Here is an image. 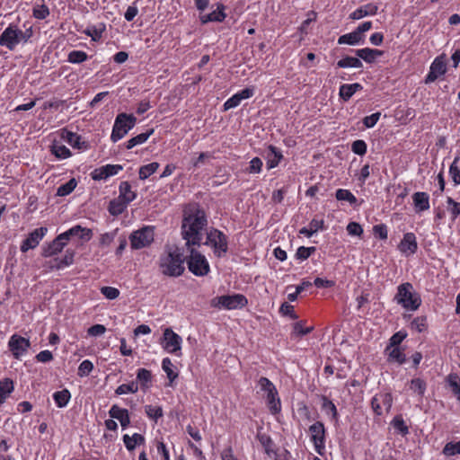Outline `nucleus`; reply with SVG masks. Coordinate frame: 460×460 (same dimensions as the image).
I'll return each mask as SVG.
<instances>
[{"label": "nucleus", "mask_w": 460, "mask_h": 460, "mask_svg": "<svg viewBox=\"0 0 460 460\" xmlns=\"http://www.w3.org/2000/svg\"><path fill=\"white\" fill-rule=\"evenodd\" d=\"M224 10L225 5L222 4H217V10L210 13L212 22H223L226 17V14L225 13Z\"/></svg>", "instance_id": "6e6d98bb"}, {"label": "nucleus", "mask_w": 460, "mask_h": 460, "mask_svg": "<svg viewBox=\"0 0 460 460\" xmlns=\"http://www.w3.org/2000/svg\"><path fill=\"white\" fill-rule=\"evenodd\" d=\"M123 442L127 449L132 451L135 449L137 445H142L145 443V438L138 433H135L132 436L126 434L123 436Z\"/></svg>", "instance_id": "c756f323"}, {"label": "nucleus", "mask_w": 460, "mask_h": 460, "mask_svg": "<svg viewBox=\"0 0 460 460\" xmlns=\"http://www.w3.org/2000/svg\"><path fill=\"white\" fill-rule=\"evenodd\" d=\"M247 298L242 294L220 296L211 300V306L218 309L234 310L244 307Z\"/></svg>", "instance_id": "1a4fd4ad"}, {"label": "nucleus", "mask_w": 460, "mask_h": 460, "mask_svg": "<svg viewBox=\"0 0 460 460\" xmlns=\"http://www.w3.org/2000/svg\"><path fill=\"white\" fill-rule=\"evenodd\" d=\"M393 397L390 394H379L371 400V407L377 415L383 414V410L389 411L392 407Z\"/></svg>", "instance_id": "2eb2a0df"}, {"label": "nucleus", "mask_w": 460, "mask_h": 460, "mask_svg": "<svg viewBox=\"0 0 460 460\" xmlns=\"http://www.w3.org/2000/svg\"><path fill=\"white\" fill-rule=\"evenodd\" d=\"M145 411L150 419L155 421L163 416V409L161 406L146 405Z\"/></svg>", "instance_id": "603ef678"}, {"label": "nucleus", "mask_w": 460, "mask_h": 460, "mask_svg": "<svg viewBox=\"0 0 460 460\" xmlns=\"http://www.w3.org/2000/svg\"><path fill=\"white\" fill-rule=\"evenodd\" d=\"M447 381L453 394L460 402V378L456 375L451 374L448 376Z\"/></svg>", "instance_id": "09e8293b"}, {"label": "nucleus", "mask_w": 460, "mask_h": 460, "mask_svg": "<svg viewBox=\"0 0 460 460\" xmlns=\"http://www.w3.org/2000/svg\"><path fill=\"white\" fill-rule=\"evenodd\" d=\"M385 351L388 353V361L402 364L405 362V355L399 347H387Z\"/></svg>", "instance_id": "2f4dec72"}, {"label": "nucleus", "mask_w": 460, "mask_h": 460, "mask_svg": "<svg viewBox=\"0 0 460 460\" xmlns=\"http://www.w3.org/2000/svg\"><path fill=\"white\" fill-rule=\"evenodd\" d=\"M283 158L281 151L274 146H269L266 153L268 169L277 167Z\"/></svg>", "instance_id": "5701e85b"}, {"label": "nucleus", "mask_w": 460, "mask_h": 460, "mask_svg": "<svg viewBox=\"0 0 460 460\" xmlns=\"http://www.w3.org/2000/svg\"><path fill=\"white\" fill-rule=\"evenodd\" d=\"M447 71L446 63L443 57H438L432 62L429 72L426 76L425 83H432L436 81L439 76L443 75Z\"/></svg>", "instance_id": "f3484780"}, {"label": "nucleus", "mask_w": 460, "mask_h": 460, "mask_svg": "<svg viewBox=\"0 0 460 460\" xmlns=\"http://www.w3.org/2000/svg\"><path fill=\"white\" fill-rule=\"evenodd\" d=\"M412 201L417 213L429 209V196L427 192H415L412 195Z\"/></svg>", "instance_id": "4be33fe9"}, {"label": "nucleus", "mask_w": 460, "mask_h": 460, "mask_svg": "<svg viewBox=\"0 0 460 460\" xmlns=\"http://www.w3.org/2000/svg\"><path fill=\"white\" fill-rule=\"evenodd\" d=\"M71 398L70 392L67 389H63L54 393L53 399L58 407L63 408L66 406Z\"/></svg>", "instance_id": "473e14b6"}, {"label": "nucleus", "mask_w": 460, "mask_h": 460, "mask_svg": "<svg viewBox=\"0 0 460 460\" xmlns=\"http://www.w3.org/2000/svg\"><path fill=\"white\" fill-rule=\"evenodd\" d=\"M380 112H376V113H373L369 116H366L364 119H363V124L366 128H373L378 121L379 118H380Z\"/></svg>", "instance_id": "774afa93"}, {"label": "nucleus", "mask_w": 460, "mask_h": 460, "mask_svg": "<svg viewBox=\"0 0 460 460\" xmlns=\"http://www.w3.org/2000/svg\"><path fill=\"white\" fill-rule=\"evenodd\" d=\"M62 138L67 142L73 147H76L78 149L86 148L85 142L81 141V137L76 133H73L71 131L64 130L62 132Z\"/></svg>", "instance_id": "bb28decb"}, {"label": "nucleus", "mask_w": 460, "mask_h": 460, "mask_svg": "<svg viewBox=\"0 0 460 460\" xmlns=\"http://www.w3.org/2000/svg\"><path fill=\"white\" fill-rule=\"evenodd\" d=\"M119 199L124 200L126 204H129L137 197L136 191L132 190L131 185L128 181H121L119 187Z\"/></svg>", "instance_id": "393cba45"}, {"label": "nucleus", "mask_w": 460, "mask_h": 460, "mask_svg": "<svg viewBox=\"0 0 460 460\" xmlns=\"http://www.w3.org/2000/svg\"><path fill=\"white\" fill-rule=\"evenodd\" d=\"M136 122L137 118L133 114H127L124 112L118 114L112 128L111 136V141L116 143L124 137L128 132L134 128Z\"/></svg>", "instance_id": "423d86ee"}, {"label": "nucleus", "mask_w": 460, "mask_h": 460, "mask_svg": "<svg viewBox=\"0 0 460 460\" xmlns=\"http://www.w3.org/2000/svg\"><path fill=\"white\" fill-rule=\"evenodd\" d=\"M280 313L283 315H288L291 319H297L296 314L294 312V306L290 304L285 302L280 305L279 308Z\"/></svg>", "instance_id": "0e129e2a"}, {"label": "nucleus", "mask_w": 460, "mask_h": 460, "mask_svg": "<svg viewBox=\"0 0 460 460\" xmlns=\"http://www.w3.org/2000/svg\"><path fill=\"white\" fill-rule=\"evenodd\" d=\"M204 244L211 247L215 255L219 258L225 255L228 250L226 235L216 228H211L207 232Z\"/></svg>", "instance_id": "6e6552de"}, {"label": "nucleus", "mask_w": 460, "mask_h": 460, "mask_svg": "<svg viewBox=\"0 0 460 460\" xmlns=\"http://www.w3.org/2000/svg\"><path fill=\"white\" fill-rule=\"evenodd\" d=\"M410 389L422 397L426 392L427 389V384L426 382L421 378H413L411 381L410 384Z\"/></svg>", "instance_id": "4c0bfd02"}, {"label": "nucleus", "mask_w": 460, "mask_h": 460, "mask_svg": "<svg viewBox=\"0 0 460 460\" xmlns=\"http://www.w3.org/2000/svg\"><path fill=\"white\" fill-rule=\"evenodd\" d=\"M153 133H154V129L152 128L145 133H141L134 137H131L127 142L126 147L128 149H131L137 145H141V144L145 143Z\"/></svg>", "instance_id": "f704fd0d"}, {"label": "nucleus", "mask_w": 460, "mask_h": 460, "mask_svg": "<svg viewBox=\"0 0 460 460\" xmlns=\"http://www.w3.org/2000/svg\"><path fill=\"white\" fill-rule=\"evenodd\" d=\"M159 168V164L156 162L150 163L139 168V179L146 180Z\"/></svg>", "instance_id": "ea45409f"}, {"label": "nucleus", "mask_w": 460, "mask_h": 460, "mask_svg": "<svg viewBox=\"0 0 460 460\" xmlns=\"http://www.w3.org/2000/svg\"><path fill=\"white\" fill-rule=\"evenodd\" d=\"M32 14L34 18L43 20L49 15V9L45 4H36Z\"/></svg>", "instance_id": "c03bdc74"}, {"label": "nucleus", "mask_w": 460, "mask_h": 460, "mask_svg": "<svg viewBox=\"0 0 460 460\" xmlns=\"http://www.w3.org/2000/svg\"><path fill=\"white\" fill-rule=\"evenodd\" d=\"M93 369V364L88 360H84L78 367V376H87Z\"/></svg>", "instance_id": "4d7b16f0"}, {"label": "nucleus", "mask_w": 460, "mask_h": 460, "mask_svg": "<svg viewBox=\"0 0 460 460\" xmlns=\"http://www.w3.org/2000/svg\"><path fill=\"white\" fill-rule=\"evenodd\" d=\"M393 425L401 434L406 435L409 432V429L406 426L403 419L400 416H396L393 420Z\"/></svg>", "instance_id": "052dcab7"}, {"label": "nucleus", "mask_w": 460, "mask_h": 460, "mask_svg": "<svg viewBox=\"0 0 460 460\" xmlns=\"http://www.w3.org/2000/svg\"><path fill=\"white\" fill-rule=\"evenodd\" d=\"M348 234L354 236H360L363 234L362 226L357 222H350L347 226Z\"/></svg>", "instance_id": "69168bd1"}, {"label": "nucleus", "mask_w": 460, "mask_h": 460, "mask_svg": "<svg viewBox=\"0 0 460 460\" xmlns=\"http://www.w3.org/2000/svg\"><path fill=\"white\" fill-rule=\"evenodd\" d=\"M13 390V383L12 380L8 378L0 380V403L4 402Z\"/></svg>", "instance_id": "e433bc0d"}, {"label": "nucleus", "mask_w": 460, "mask_h": 460, "mask_svg": "<svg viewBox=\"0 0 460 460\" xmlns=\"http://www.w3.org/2000/svg\"><path fill=\"white\" fill-rule=\"evenodd\" d=\"M351 149L355 154L364 155L367 153V144L364 140H356L352 143Z\"/></svg>", "instance_id": "680f3d73"}, {"label": "nucleus", "mask_w": 460, "mask_h": 460, "mask_svg": "<svg viewBox=\"0 0 460 460\" xmlns=\"http://www.w3.org/2000/svg\"><path fill=\"white\" fill-rule=\"evenodd\" d=\"M253 95V89L245 88L234 94L224 103V111L237 107L243 100L248 99Z\"/></svg>", "instance_id": "aec40b11"}, {"label": "nucleus", "mask_w": 460, "mask_h": 460, "mask_svg": "<svg viewBox=\"0 0 460 460\" xmlns=\"http://www.w3.org/2000/svg\"><path fill=\"white\" fill-rule=\"evenodd\" d=\"M66 243L67 241L66 240L65 236L62 234H58L50 243L43 247L42 256L51 257L59 253L66 245Z\"/></svg>", "instance_id": "a211bd4d"}, {"label": "nucleus", "mask_w": 460, "mask_h": 460, "mask_svg": "<svg viewBox=\"0 0 460 460\" xmlns=\"http://www.w3.org/2000/svg\"><path fill=\"white\" fill-rule=\"evenodd\" d=\"M62 234L65 236L67 242L72 237H78L81 240L89 241L92 238L93 233L91 229L76 225L69 228L67 231L62 233Z\"/></svg>", "instance_id": "6ab92c4d"}, {"label": "nucleus", "mask_w": 460, "mask_h": 460, "mask_svg": "<svg viewBox=\"0 0 460 460\" xmlns=\"http://www.w3.org/2000/svg\"><path fill=\"white\" fill-rule=\"evenodd\" d=\"M322 409L327 414L331 413L332 419L336 420L338 418V411L335 404L324 395L322 396Z\"/></svg>", "instance_id": "37998d69"}, {"label": "nucleus", "mask_w": 460, "mask_h": 460, "mask_svg": "<svg viewBox=\"0 0 460 460\" xmlns=\"http://www.w3.org/2000/svg\"><path fill=\"white\" fill-rule=\"evenodd\" d=\"M75 252L73 250H66L65 256L59 261L57 268L62 269L66 266H69L74 261Z\"/></svg>", "instance_id": "13d9d810"}, {"label": "nucleus", "mask_w": 460, "mask_h": 460, "mask_svg": "<svg viewBox=\"0 0 460 460\" xmlns=\"http://www.w3.org/2000/svg\"><path fill=\"white\" fill-rule=\"evenodd\" d=\"M364 36H359L357 31H353L352 32L343 34L338 39L339 44H348V45H357L359 42L363 41Z\"/></svg>", "instance_id": "7c9ffc66"}, {"label": "nucleus", "mask_w": 460, "mask_h": 460, "mask_svg": "<svg viewBox=\"0 0 460 460\" xmlns=\"http://www.w3.org/2000/svg\"><path fill=\"white\" fill-rule=\"evenodd\" d=\"M51 153L58 159H66L71 155L70 150L64 145L53 144Z\"/></svg>", "instance_id": "a19ab883"}, {"label": "nucleus", "mask_w": 460, "mask_h": 460, "mask_svg": "<svg viewBox=\"0 0 460 460\" xmlns=\"http://www.w3.org/2000/svg\"><path fill=\"white\" fill-rule=\"evenodd\" d=\"M459 160L460 157L457 155L456 157H455L452 164L449 167V173L456 185L460 184V170L457 166V163Z\"/></svg>", "instance_id": "3c124183"}, {"label": "nucleus", "mask_w": 460, "mask_h": 460, "mask_svg": "<svg viewBox=\"0 0 460 460\" xmlns=\"http://www.w3.org/2000/svg\"><path fill=\"white\" fill-rule=\"evenodd\" d=\"M181 337L172 329L166 328L163 335V348L171 354L181 355Z\"/></svg>", "instance_id": "f8f14e48"}, {"label": "nucleus", "mask_w": 460, "mask_h": 460, "mask_svg": "<svg viewBox=\"0 0 460 460\" xmlns=\"http://www.w3.org/2000/svg\"><path fill=\"white\" fill-rule=\"evenodd\" d=\"M87 59L88 55L82 50H73L67 56V61L72 64H81Z\"/></svg>", "instance_id": "79ce46f5"}, {"label": "nucleus", "mask_w": 460, "mask_h": 460, "mask_svg": "<svg viewBox=\"0 0 460 460\" xmlns=\"http://www.w3.org/2000/svg\"><path fill=\"white\" fill-rule=\"evenodd\" d=\"M48 232V228L41 226L34 229L29 234L28 237L22 242L21 251L26 252L31 249L36 248Z\"/></svg>", "instance_id": "4468645a"}, {"label": "nucleus", "mask_w": 460, "mask_h": 460, "mask_svg": "<svg viewBox=\"0 0 460 460\" xmlns=\"http://www.w3.org/2000/svg\"><path fill=\"white\" fill-rule=\"evenodd\" d=\"M109 414L111 418L118 420L123 429L127 428L130 423L128 410L122 409L116 404L111 406L109 411Z\"/></svg>", "instance_id": "412c9836"}, {"label": "nucleus", "mask_w": 460, "mask_h": 460, "mask_svg": "<svg viewBox=\"0 0 460 460\" xmlns=\"http://www.w3.org/2000/svg\"><path fill=\"white\" fill-rule=\"evenodd\" d=\"M8 347L13 358L19 359L28 352L31 342L24 337L13 334L9 339Z\"/></svg>", "instance_id": "ddd939ff"}, {"label": "nucleus", "mask_w": 460, "mask_h": 460, "mask_svg": "<svg viewBox=\"0 0 460 460\" xmlns=\"http://www.w3.org/2000/svg\"><path fill=\"white\" fill-rule=\"evenodd\" d=\"M394 300L409 311L417 310L421 304L420 296L413 290L412 285L409 282L398 286Z\"/></svg>", "instance_id": "20e7f679"}, {"label": "nucleus", "mask_w": 460, "mask_h": 460, "mask_svg": "<svg viewBox=\"0 0 460 460\" xmlns=\"http://www.w3.org/2000/svg\"><path fill=\"white\" fill-rule=\"evenodd\" d=\"M356 55L362 58L367 63H372L376 58L383 55V51L369 48L360 49L356 50Z\"/></svg>", "instance_id": "a878e982"}, {"label": "nucleus", "mask_w": 460, "mask_h": 460, "mask_svg": "<svg viewBox=\"0 0 460 460\" xmlns=\"http://www.w3.org/2000/svg\"><path fill=\"white\" fill-rule=\"evenodd\" d=\"M447 203L449 206L448 210L451 213L452 219L455 220L460 215V203L450 197L447 198Z\"/></svg>", "instance_id": "bf43d9fd"}, {"label": "nucleus", "mask_w": 460, "mask_h": 460, "mask_svg": "<svg viewBox=\"0 0 460 460\" xmlns=\"http://www.w3.org/2000/svg\"><path fill=\"white\" fill-rule=\"evenodd\" d=\"M197 246H191L186 249V261L188 268L191 273L196 276H206L209 272V264L206 257L196 249Z\"/></svg>", "instance_id": "39448f33"}, {"label": "nucleus", "mask_w": 460, "mask_h": 460, "mask_svg": "<svg viewBox=\"0 0 460 460\" xmlns=\"http://www.w3.org/2000/svg\"><path fill=\"white\" fill-rule=\"evenodd\" d=\"M308 431L310 433L311 441L314 444V450L319 455L323 456L325 450L326 429L322 421H315L309 426Z\"/></svg>", "instance_id": "9d476101"}, {"label": "nucleus", "mask_w": 460, "mask_h": 460, "mask_svg": "<svg viewBox=\"0 0 460 460\" xmlns=\"http://www.w3.org/2000/svg\"><path fill=\"white\" fill-rule=\"evenodd\" d=\"M377 13V6L375 4H367L356 9L349 14L352 20H359L366 16L375 15Z\"/></svg>", "instance_id": "b1692460"}, {"label": "nucleus", "mask_w": 460, "mask_h": 460, "mask_svg": "<svg viewBox=\"0 0 460 460\" xmlns=\"http://www.w3.org/2000/svg\"><path fill=\"white\" fill-rule=\"evenodd\" d=\"M335 197L338 200L348 201L349 204H355L357 198L348 190L339 189L336 190Z\"/></svg>", "instance_id": "de8ad7c7"}, {"label": "nucleus", "mask_w": 460, "mask_h": 460, "mask_svg": "<svg viewBox=\"0 0 460 460\" xmlns=\"http://www.w3.org/2000/svg\"><path fill=\"white\" fill-rule=\"evenodd\" d=\"M105 24L99 23L98 25L88 26L83 32L91 37L93 41H99L105 31Z\"/></svg>", "instance_id": "c85d7f7f"}, {"label": "nucleus", "mask_w": 460, "mask_h": 460, "mask_svg": "<svg viewBox=\"0 0 460 460\" xmlns=\"http://www.w3.org/2000/svg\"><path fill=\"white\" fill-rule=\"evenodd\" d=\"M77 182L75 178L70 179L65 184L60 185L57 190V196L65 197L69 195L76 187Z\"/></svg>", "instance_id": "58836bf2"}, {"label": "nucleus", "mask_w": 460, "mask_h": 460, "mask_svg": "<svg viewBox=\"0 0 460 460\" xmlns=\"http://www.w3.org/2000/svg\"><path fill=\"white\" fill-rule=\"evenodd\" d=\"M362 89V85L358 83L355 84H345L340 87V97L344 101L349 100L352 95Z\"/></svg>", "instance_id": "cd10ccee"}, {"label": "nucleus", "mask_w": 460, "mask_h": 460, "mask_svg": "<svg viewBox=\"0 0 460 460\" xmlns=\"http://www.w3.org/2000/svg\"><path fill=\"white\" fill-rule=\"evenodd\" d=\"M128 204L124 202V200H111L110 202L109 211L111 215H119L121 214L127 208Z\"/></svg>", "instance_id": "8fccbe9b"}, {"label": "nucleus", "mask_w": 460, "mask_h": 460, "mask_svg": "<svg viewBox=\"0 0 460 460\" xmlns=\"http://www.w3.org/2000/svg\"><path fill=\"white\" fill-rule=\"evenodd\" d=\"M137 380L140 383L142 389L149 387L152 381V373L146 368H139L137 372Z\"/></svg>", "instance_id": "c9c22d12"}, {"label": "nucleus", "mask_w": 460, "mask_h": 460, "mask_svg": "<svg viewBox=\"0 0 460 460\" xmlns=\"http://www.w3.org/2000/svg\"><path fill=\"white\" fill-rule=\"evenodd\" d=\"M262 164V161L259 157H254L251 160L247 171L250 173H259L261 171Z\"/></svg>", "instance_id": "338daca9"}, {"label": "nucleus", "mask_w": 460, "mask_h": 460, "mask_svg": "<svg viewBox=\"0 0 460 460\" xmlns=\"http://www.w3.org/2000/svg\"><path fill=\"white\" fill-rule=\"evenodd\" d=\"M32 28L22 31L13 22L10 23L0 35V46L13 50L19 44L26 43L32 37Z\"/></svg>", "instance_id": "7ed1b4c3"}, {"label": "nucleus", "mask_w": 460, "mask_h": 460, "mask_svg": "<svg viewBox=\"0 0 460 460\" xmlns=\"http://www.w3.org/2000/svg\"><path fill=\"white\" fill-rule=\"evenodd\" d=\"M138 391V385L136 382L132 381L129 384H123L117 387L115 394L121 395L125 394H136Z\"/></svg>", "instance_id": "a18cd8bd"}, {"label": "nucleus", "mask_w": 460, "mask_h": 460, "mask_svg": "<svg viewBox=\"0 0 460 460\" xmlns=\"http://www.w3.org/2000/svg\"><path fill=\"white\" fill-rule=\"evenodd\" d=\"M208 221L204 211L195 209L185 212L181 224V236L185 241V248L190 249L191 246L199 247L203 238L202 230L207 226Z\"/></svg>", "instance_id": "f257e3e1"}, {"label": "nucleus", "mask_w": 460, "mask_h": 460, "mask_svg": "<svg viewBox=\"0 0 460 460\" xmlns=\"http://www.w3.org/2000/svg\"><path fill=\"white\" fill-rule=\"evenodd\" d=\"M398 250L405 256L414 254L418 250V243L416 236L413 233H406L400 243L398 244Z\"/></svg>", "instance_id": "dca6fc26"}, {"label": "nucleus", "mask_w": 460, "mask_h": 460, "mask_svg": "<svg viewBox=\"0 0 460 460\" xmlns=\"http://www.w3.org/2000/svg\"><path fill=\"white\" fill-rule=\"evenodd\" d=\"M443 454L452 456L460 454V440L458 442H448L443 448Z\"/></svg>", "instance_id": "864d4df0"}, {"label": "nucleus", "mask_w": 460, "mask_h": 460, "mask_svg": "<svg viewBox=\"0 0 460 460\" xmlns=\"http://www.w3.org/2000/svg\"><path fill=\"white\" fill-rule=\"evenodd\" d=\"M260 390L266 394L267 404L272 414H277L281 410L280 399L274 384L267 377H261L258 381Z\"/></svg>", "instance_id": "0eeeda50"}, {"label": "nucleus", "mask_w": 460, "mask_h": 460, "mask_svg": "<svg viewBox=\"0 0 460 460\" xmlns=\"http://www.w3.org/2000/svg\"><path fill=\"white\" fill-rule=\"evenodd\" d=\"M101 293L108 299H115L119 296V291L118 288L113 287H102L101 288Z\"/></svg>", "instance_id": "e2e57ef3"}, {"label": "nucleus", "mask_w": 460, "mask_h": 460, "mask_svg": "<svg viewBox=\"0 0 460 460\" xmlns=\"http://www.w3.org/2000/svg\"><path fill=\"white\" fill-rule=\"evenodd\" d=\"M337 66L341 68L354 67L361 68L363 66L359 58L354 57H345L337 62Z\"/></svg>", "instance_id": "72a5a7b5"}, {"label": "nucleus", "mask_w": 460, "mask_h": 460, "mask_svg": "<svg viewBox=\"0 0 460 460\" xmlns=\"http://www.w3.org/2000/svg\"><path fill=\"white\" fill-rule=\"evenodd\" d=\"M315 251H316V248L314 246H312V247L300 246L296 250V257L298 260L304 261V260H306L307 258H309Z\"/></svg>", "instance_id": "5fc2aeb1"}, {"label": "nucleus", "mask_w": 460, "mask_h": 460, "mask_svg": "<svg viewBox=\"0 0 460 460\" xmlns=\"http://www.w3.org/2000/svg\"><path fill=\"white\" fill-rule=\"evenodd\" d=\"M172 363L169 358H164L162 361V368L166 373L170 383L173 382L175 378H177L178 374L173 372L172 370Z\"/></svg>", "instance_id": "49530a36"}, {"label": "nucleus", "mask_w": 460, "mask_h": 460, "mask_svg": "<svg viewBox=\"0 0 460 460\" xmlns=\"http://www.w3.org/2000/svg\"><path fill=\"white\" fill-rule=\"evenodd\" d=\"M129 240L132 249L138 250L146 247L154 241V228L145 226L135 231L130 234Z\"/></svg>", "instance_id": "9b49d317"}, {"label": "nucleus", "mask_w": 460, "mask_h": 460, "mask_svg": "<svg viewBox=\"0 0 460 460\" xmlns=\"http://www.w3.org/2000/svg\"><path fill=\"white\" fill-rule=\"evenodd\" d=\"M186 248L177 246H166L159 259L161 272L168 277H179L184 272V256Z\"/></svg>", "instance_id": "f03ea898"}]
</instances>
